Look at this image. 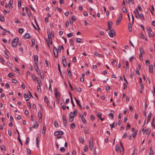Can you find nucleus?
<instances>
[{
    "mask_svg": "<svg viewBox=\"0 0 155 155\" xmlns=\"http://www.w3.org/2000/svg\"><path fill=\"white\" fill-rule=\"evenodd\" d=\"M18 41V37H16L13 40L12 42V45L13 48L16 47L17 45V43Z\"/></svg>",
    "mask_w": 155,
    "mask_h": 155,
    "instance_id": "f257e3e1",
    "label": "nucleus"
},
{
    "mask_svg": "<svg viewBox=\"0 0 155 155\" xmlns=\"http://www.w3.org/2000/svg\"><path fill=\"white\" fill-rule=\"evenodd\" d=\"M77 113V110H75L73 113L72 117H70L69 120L71 122H72L74 119V117L76 116V113Z\"/></svg>",
    "mask_w": 155,
    "mask_h": 155,
    "instance_id": "f03ea898",
    "label": "nucleus"
},
{
    "mask_svg": "<svg viewBox=\"0 0 155 155\" xmlns=\"http://www.w3.org/2000/svg\"><path fill=\"white\" fill-rule=\"evenodd\" d=\"M53 52L55 56V57L56 58H57L58 57V51L57 48L54 46H53Z\"/></svg>",
    "mask_w": 155,
    "mask_h": 155,
    "instance_id": "7ed1b4c3",
    "label": "nucleus"
},
{
    "mask_svg": "<svg viewBox=\"0 0 155 155\" xmlns=\"http://www.w3.org/2000/svg\"><path fill=\"white\" fill-rule=\"evenodd\" d=\"M108 34L110 36L111 38L113 37L114 35H115V32L113 28H112L110 32H108Z\"/></svg>",
    "mask_w": 155,
    "mask_h": 155,
    "instance_id": "20e7f679",
    "label": "nucleus"
},
{
    "mask_svg": "<svg viewBox=\"0 0 155 155\" xmlns=\"http://www.w3.org/2000/svg\"><path fill=\"white\" fill-rule=\"evenodd\" d=\"M89 148L91 150H92L94 147V145L93 141L91 138L89 140Z\"/></svg>",
    "mask_w": 155,
    "mask_h": 155,
    "instance_id": "39448f33",
    "label": "nucleus"
},
{
    "mask_svg": "<svg viewBox=\"0 0 155 155\" xmlns=\"http://www.w3.org/2000/svg\"><path fill=\"white\" fill-rule=\"evenodd\" d=\"M64 134V132L61 131H55L54 133V135L57 136L58 135H63Z\"/></svg>",
    "mask_w": 155,
    "mask_h": 155,
    "instance_id": "423d86ee",
    "label": "nucleus"
},
{
    "mask_svg": "<svg viewBox=\"0 0 155 155\" xmlns=\"http://www.w3.org/2000/svg\"><path fill=\"white\" fill-rule=\"evenodd\" d=\"M34 67L36 72L38 74H39L40 72L39 71V69L38 65V63L34 64Z\"/></svg>",
    "mask_w": 155,
    "mask_h": 155,
    "instance_id": "0eeeda50",
    "label": "nucleus"
},
{
    "mask_svg": "<svg viewBox=\"0 0 155 155\" xmlns=\"http://www.w3.org/2000/svg\"><path fill=\"white\" fill-rule=\"evenodd\" d=\"M62 118L63 120V123L64 126H66V119L65 116L63 114V115Z\"/></svg>",
    "mask_w": 155,
    "mask_h": 155,
    "instance_id": "6e6552de",
    "label": "nucleus"
},
{
    "mask_svg": "<svg viewBox=\"0 0 155 155\" xmlns=\"http://www.w3.org/2000/svg\"><path fill=\"white\" fill-rule=\"evenodd\" d=\"M25 10H26V12L28 14V15L30 17L31 16V12L30 11V9L28 7H25Z\"/></svg>",
    "mask_w": 155,
    "mask_h": 155,
    "instance_id": "1a4fd4ad",
    "label": "nucleus"
},
{
    "mask_svg": "<svg viewBox=\"0 0 155 155\" xmlns=\"http://www.w3.org/2000/svg\"><path fill=\"white\" fill-rule=\"evenodd\" d=\"M79 116L81 117V119L83 123H85L86 122V120L84 117L83 115H80Z\"/></svg>",
    "mask_w": 155,
    "mask_h": 155,
    "instance_id": "9d476101",
    "label": "nucleus"
},
{
    "mask_svg": "<svg viewBox=\"0 0 155 155\" xmlns=\"http://www.w3.org/2000/svg\"><path fill=\"white\" fill-rule=\"evenodd\" d=\"M35 64L38 63V57L36 55H35L34 56Z\"/></svg>",
    "mask_w": 155,
    "mask_h": 155,
    "instance_id": "9b49d317",
    "label": "nucleus"
},
{
    "mask_svg": "<svg viewBox=\"0 0 155 155\" xmlns=\"http://www.w3.org/2000/svg\"><path fill=\"white\" fill-rule=\"evenodd\" d=\"M34 123H35V124L33 126V127L34 128H38V123H37V121H35L34 122Z\"/></svg>",
    "mask_w": 155,
    "mask_h": 155,
    "instance_id": "f8f14e48",
    "label": "nucleus"
},
{
    "mask_svg": "<svg viewBox=\"0 0 155 155\" xmlns=\"http://www.w3.org/2000/svg\"><path fill=\"white\" fill-rule=\"evenodd\" d=\"M97 117L99 118L101 121H103L104 120V119L103 118H102V114L98 113L97 115Z\"/></svg>",
    "mask_w": 155,
    "mask_h": 155,
    "instance_id": "ddd939ff",
    "label": "nucleus"
},
{
    "mask_svg": "<svg viewBox=\"0 0 155 155\" xmlns=\"http://www.w3.org/2000/svg\"><path fill=\"white\" fill-rule=\"evenodd\" d=\"M46 130V126L45 124H44L43 127V130H42V134L45 135V132Z\"/></svg>",
    "mask_w": 155,
    "mask_h": 155,
    "instance_id": "4468645a",
    "label": "nucleus"
},
{
    "mask_svg": "<svg viewBox=\"0 0 155 155\" xmlns=\"http://www.w3.org/2000/svg\"><path fill=\"white\" fill-rule=\"evenodd\" d=\"M149 71L150 73H152L153 71V66L150 65L149 67Z\"/></svg>",
    "mask_w": 155,
    "mask_h": 155,
    "instance_id": "2eb2a0df",
    "label": "nucleus"
},
{
    "mask_svg": "<svg viewBox=\"0 0 155 155\" xmlns=\"http://www.w3.org/2000/svg\"><path fill=\"white\" fill-rule=\"evenodd\" d=\"M56 99H59L60 94L59 93L57 92L54 93Z\"/></svg>",
    "mask_w": 155,
    "mask_h": 155,
    "instance_id": "dca6fc26",
    "label": "nucleus"
},
{
    "mask_svg": "<svg viewBox=\"0 0 155 155\" xmlns=\"http://www.w3.org/2000/svg\"><path fill=\"white\" fill-rule=\"evenodd\" d=\"M13 3V1L12 0H10L8 2V4L10 5V6H9V8L11 7V8H12V4Z\"/></svg>",
    "mask_w": 155,
    "mask_h": 155,
    "instance_id": "f3484780",
    "label": "nucleus"
},
{
    "mask_svg": "<svg viewBox=\"0 0 155 155\" xmlns=\"http://www.w3.org/2000/svg\"><path fill=\"white\" fill-rule=\"evenodd\" d=\"M62 64H63V66L64 67H66L67 65L66 60H65L64 61L62 60Z\"/></svg>",
    "mask_w": 155,
    "mask_h": 155,
    "instance_id": "a211bd4d",
    "label": "nucleus"
},
{
    "mask_svg": "<svg viewBox=\"0 0 155 155\" xmlns=\"http://www.w3.org/2000/svg\"><path fill=\"white\" fill-rule=\"evenodd\" d=\"M30 36L29 34L27 33L25 35L24 37L26 39H28L30 38Z\"/></svg>",
    "mask_w": 155,
    "mask_h": 155,
    "instance_id": "6ab92c4d",
    "label": "nucleus"
},
{
    "mask_svg": "<svg viewBox=\"0 0 155 155\" xmlns=\"http://www.w3.org/2000/svg\"><path fill=\"white\" fill-rule=\"evenodd\" d=\"M0 20L2 22H4L5 21L4 16L1 15H0Z\"/></svg>",
    "mask_w": 155,
    "mask_h": 155,
    "instance_id": "aec40b11",
    "label": "nucleus"
},
{
    "mask_svg": "<svg viewBox=\"0 0 155 155\" xmlns=\"http://www.w3.org/2000/svg\"><path fill=\"white\" fill-rule=\"evenodd\" d=\"M117 125V124L116 123L114 122L112 124H110V126L111 128L112 129L113 127L116 126Z\"/></svg>",
    "mask_w": 155,
    "mask_h": 155,
    "instance_id": "412c9836",
    "label": "nucleus"
},
{
    "mask_svg": "<svg viewBox=\"0 0 155 155\" xmlns=\"http://www.w3.org/2000/svg\"><path fill=\"white\" fill-rule=\"evenodd\" d=\"M48 33V38L49 40L51 39H52L51 36V35L50 33V31H48L47 32Z\"/></svg>",
    "mask_w": 155,
    "mask_h": 155,
    "instance_id": "4be33fe9",
    "label": "nucleus"
},
{
    "mask_svg": "<svg viewBox=\"0 0 155 155\" xmlns=\"http://www.w3.org/2000/svg\"><path fill=\"white\" fill-rule=\"evenodd\" d=\"M14 71L15 72L17 71L18 72H17V73L19 75H21V73L19 72V70L18 68H15Z\"/></svg>",
    "mask_w": 155,
    "mask_h": 155,
    "instance_id": "5701e85b",
    "label": "nucleus"
},
{
    "mask_svg": "<svg viewBox=\"0 0 155 155\" xmlns=\"http://www.w3.org/2000/svg\"><path fill=\"white\" fill-rule=\"evenodd\" d=\"M36 146L38 147H39V141L38 138V137L36 138Z\"/></svg>",
    "mask_w": 155,
    "mask_h": 155,
    "instance_id": "b1692460",
    "label": "nucleus"
},
{
    "mask_svg": "<svg viewBox=\"0 0 155 155\" xmlns=\"http://www.w3.org/2000/svg\"><path fill=\"white\" fill-rule=\"evenodd\" d=\"M138 130H135L132 134L133 137L134 138L137 135Z\"/></svg>",
    "mask_w": 155,
    "mask_h": 155,
    "instance_id": "393cba45",
    "label": "nucleus"
},
{
    "mask_svg": "<svg viewBox=\"0 0 155 155\" xmlns=\"http://www.w3.org/2000/svg\"><path fill=\"white\" fill-rule=\"evenodd\" d=\"M94 54L96 56L100 57H103V55H102V54H100L96 52H95Z\"/></svg>",
    "mask_w": 155,
    "mask_h": 155,
    "instance_id": "a878e982",
    "label": "nucleus"
},
{
    "mask_svg": "<svg viewBox=\"0 0 155 155\" xmlns=\"http://www.w3.org/2000/svg\"><path fill=\"white\" fill-rule=\"evenodd\" d=\"M122 18H120V19H119V18H118L116 22V24L117 25H118L119 24V23L120 22L121 20H122Z\"/></svg>",
    "mask_w": 155,
    "mask_h": 155,
    "instance_id": "bb28decb",
    "label": "nucleus"
},
{
    "mask_svg": "<svg viewBox=\"0 0 155 155\" xmlns=\"http://www.w3.org/2000/svg\"><path fill=\"white\" fill-rule=\"evenodd\" d=\"M79 140L81 143H84V140L82 137H79Z\"/></svg>",
    "mask_w": 155,
    "mask_h": 155,
    "instance_id": "cd10ccee",
    "label": "nucleus"
},
{
    "mask_svg": "<svg viewBox=\"0 0 155 155\" xmlns=\"http://www.w3.org/2000/svg\"><path fill=\"white\" fill-rule=\"evenodd\" d=\"M31 42L32 43V47H33L35 45V40L34 39H32L31 40Z\"/></svg>",
    "mask_w": 155,
    "mask_h": 155,
    "instance_id": "c85d7f7f",
    "label": "nucleus"
},
{
    "mask_svg": "<svg viewBox=\"0 0 155 155\" xmlns=\"http://www.w3.org/2000/svg\"><path fill=\"white\" fill-rule=\"evenodd\" d=\"M75 90L77 91L80 92L81 91V89L80 87L76 88Z\"/></svg>",
    "mask_w": 155,
    "mask_h": 155,
    "instance_id": "c756f323",
    "label": "nucleus"
},
{
    "mask_svg": "<svg viewBox=\"0 0 155 155\" xmlns=\"http://www.w3.org/2000/svg\"><path fill=\"white\" fill-rule=\"evenodd\" d=\"M38 116L40 118V120H41L42 118V114L39 111L38 113Z\"/></svg>",
    "mask_w": 155,
    "mask_h": 155,
    "instance_id": "7c9ffc66",
    "label": "nucleus"
},
{
    "mask_svg": "<svg viewBox=\"0 0 155 155\" xmlns=\"http://www.w3.org/2000/svg\"><path fill=\"white\" fill-rule=\"evenodd\" d=\"M71 20L72 21H76L77 19L74 15H73L71 17Z\"/></svg>",
    "mask_w": 155,
    "mask_h": 155,
    "instance_id": "2f4dec72",
    "label": "nucleus"
},
{
    "mask_svg": "<svg viewBox=\"0 0 155 155\" xmlns=\"http://www.w3.org/2000/svg\"><path fill=\"white\" fill-rule=\"evenodd\" d=\"M140 17L142 20H144L145 19L144 16L142 13H141L140 14Z\"/></svg>",
    "mask_w": 155,
    "mask_h": 155,
    "instance_id": "473e14b6",
    "label": "nucleus"
},
{
    "mask_svg": "<svg viewBox=\"0 0 155 155\" xmlns=\"http://www.w3.org/2000/svg\"><path fill=\"white\" fill-rule=\"evenodd\" d=\"M14 75L12 73H10L8 74V76L11 78H13Z\"/></svg>",
    "mask_w": 155,
    "mask_h": 155,
    "instance_id": "72a5a7b5",
    "label": "nucleus"
},
{
    "mask_svg": "<svg viewBox=\"0 0 155 155\" xmlns=\"http://www.w3.org/2000/svg\"><path fill=\"white\" fill-rule=\"evenodd\" d=\"M24 30L21 28H20L18 29V32L20 34H22Z\"/></svg>",
    "mask_w": 155,
    "mask_h": 155,
    "instance_id": "f704fd0d",
    "label": "nucleus"
},
{
    "mask_svg": "<svg viewBox=\"0 0 155 155\" xmlns=\"http://www.w3.org/2000/svg\"><path fill=\"white\" fill-rule=\"evenodd\" d=\"M71 127L73 129H74L75 128V125L74 123H72L71 125Z\"/></svg>",
    "mask_w": 155,
    "mask_h": 155,
    "instance_id": "c9c22d12",
    "label": "nucleus"
},
{
    "mask_svg": "<svg viewBox=\"0 0 155 155\" xmlns=\"http://www.w3.org/2000/svg\"><path fill=\"white\" fill-rule=\"evenodd\" d=\"M68 71V75L70 77H71V71L70 70V69H67Z\"/></svg>",
    "mask_w": 155,
    "mask_h": 155,
    "instance_id": "e433bc0d",
    "label": "nucleus"
},
{
    "mask_svg": "<svg viewBox=\"0 0 155 155\" xmlns=\"http://www.w3.org/2000/svg\"><path fill=\"white\" fill-rule=\"evenodd\" d=\"M54 125L56 127H58V122L57 120H55L54 123Z\"/></svg>",
    "mask_w": 155,
    "mask_h": 155,
    "instance_id": "4c0bfd02",
    "label": "nucleus"
},
{
    "mask_svg": "<svg viewBox=\"0 0 155 155\" xmlns=\"http://www.w3.org/2000/svg\"><path fill=\"white\" fill-rule=\"evenodd\" d=\"M1 149L2 151L3 150L5 151V147L4 145L2 146L1 147Z\"/></svg>",
    "mask_w": 155,
    "mask_h": 155,
    "instance_id": "58836bf2",
    "label": "nucleus"
},
{
    "mask_svg": "<svg viewBox=\"0 0 155 155\" xmlns=\"http://www.w3.org/2000/svg\"><path fill=\"white\" fill-rule=\"evenodd\" d=\"M140 54H144V52L143 50V48H140Z\"/></svg>",
    "mask_w": 155,
    "mask_h": 155,
    "instance_id": "ea45409f",
    "label": "nucleus"
},
{
    "mask_svg": "<svg viewBox=\"0 0 155 155\" xmlns=\"http://www.w3.org/2000/svg\"><path fill=\"white\" fill-rule=\"evenodd\" d=\"M122 10L123 12L124 13H127V10L126 7H123L122 8Z\"/></svg>",
    "mask_w": 155,
    "mask_h": 155,
    "instance_id": "a19ab883",
    "label": "nucleus"
},
{
    "mask_svg": "<svg viewBox=\"0 0 155 155\" xmlns=\"http://www.w3.org/2000/svg\"><path fill=\"white\" fill-rule=\"evenodd\" d=\"M19 137H20V136L18 135V140L20 142V143L21 146H22V143L21 141L20 138Z\"/></svg>",
    "mask_w": 155,
    "mask_h": 155,
    "instance_id": "79ce46f5",
    "label": "nucleus"
},
{
    "mask_svg": "<svg viewBox=\"0 0 155 155\" xmlns=\"http://www.w3.org/2000/svg\"><path fill=\"white\" fill-rule=\"evenodd\" d=\"M82 40L81 38H77L76 39V41L77 43H79L81 42V40Z\"/></svg>",
    "mask_w": 155,
    "mask_h": 155,
    "instance_id": "37998d69",
    "label": "nucleus"
},
{
    "mask_svg": "<svg viewBox=\"0 0 155 155\" xmlns=\"http://www.w3.org/2000/svg\"><path fill=\"white\" fill-rule=\"evenodd\" d=\"M44 100L47 103H48V97L47 96H46L44 98Z\"/></svg>",
    "mask_w": 155,
    "mask_h": 155,
    "instance_id": "c03bdc74",
    "label": "nucleus"
},
{
    "mask_svg": "<svg viewBox=\"0 0 155 155\" xmlns=\"http://www.w3.org/2000/svg\"><path fill=\"white\" fill-rule=\"evenodd\" d=\"M61 107L62 109L64 110L66 109V107L65 105H62V103H61Z\"/></svg>",
    "mask_w": 155,
    "mask_h": 155,
    "instance_id": "a18cd8bd",
    "label": "nucleus"
},
{
    "mask_svg": "<svg viewBox=\"0 0 155 155\" xmlns=\"http://www.w3.org/2000/svg\"><path fill=\"white\" fill-rule=\"evenodd\" d=\"M73 34L71 33H70L69 34H68L67 35V37L68 38L71 37H72V36H73Z\"/></svg>",
    "mask_w": 155,
    "mask_h": 155,
    "instance_id": "49530a36",
    "label": "nucleus"
},
{
    "mask_svg": "<svg viewBox=\"0 0 155 155\" xmlns=\"http://www.w3.org/2000/svg\"><path fill=\"white\" fill-rule=\"evenodd\" d=\"M7 32V31L5 29H3L2 35H5Z\"/></svg>",
    "mask_w": 155,
    "mask_h": 155,
    "instance_id": "de8ad7c7",
    "label": "nucleus"
},
{
    "mask_svg": "<svg viewBox=\"0 0 155 155\" xmlns=\"http://www.w3.org/2000/svg\"><path fill=\"white\" fill-rule=\"evenodd\" d=\"M119 146L118 145H116V147H115V150H116V151H118L119 150Z\"/></svg>",
    "mask_w": 155,
    "mask_h": 155,
    "instance_id": "09e8293b",
    "label": "nucleus"
},
{
    "mask_svg": "<svg viewBox=\"0 0 155 155\" xmlns=\"http://www.w3.org/2000/svg\"><path fill=\"white\" fill-rule=\"evenodd\" d=\"M28 93H29V97H28L29 98H30L31 97H33V96L31 94V93L30 92V91L29 90H28Z\"/></svg>",
    "mask_w": 155,
    "mask_h": 155,
    "instance_id": "8fccbe9b",
    "label": "nucleus"
},
{
    "mask_svg": "<svg viewBox=\"0 0 155 155\" xmlns=\"http://www.w3.org/2000/svg\"><path fill=\"white\" fill-rule=\"evenodd\" d=\"M60 150L62 152H64L65 151V149L64 147H61L60 149Z\"/></svg>",
    "mask_w": 155,
    "mask_h": 155,
    "instance_id": "3c124183",
    "label": "nucleus"
},
{
    "mask_svg": "<svg viewBox=\"0 0 155 155\" xmlns=\"http://www.w3.org/2000/svg\"><path fill=\"white\" fill-rule=\"evenodd\" d=\"M88 148L87 145H85L84 147V151L85 152H86L88 150Z\"/></svg>",
    "mask_w": 155,
    "mask_h": 155,
    "instance_id": "603ef678",
    "label": "nucleus"
},
{
    "mask_svg": "<svg viewBox=\"0 0 155 155\" xmlns=\"http://www.w3.org/2000/svg\"><path fill=\"white\" fill-rule=\"evenodd\" d=\"M29 137L27 138L26 140V142L25 143V144L26 145L28 144L29 143Z\"/></svg>",
    "mask_w": 155,
    "mask_h": 155,
    "instance_id": "864d4df0",
    "label": "nucleus"
},
{
    "mask_svg": "<svg viewBox=\"0 0 155 155\" xmlns=\"http://www.w3.org/2000/svg\"><path fill=\"white\" fill-rule=\"evenodd\" d=\"M109 116L110 117H111V119H113L114 118V115L112 113H110L109 114Z\"/></svg>",
    "mask_w": 155,
    "mask_h": 155,
    "instance_id": "5fc2aeb1",
    "label": "nucleus"
},
{
    "mask_svg": "<svg viewBox=\"0 0 155 155\" xmlns=\"http://www.w3.org/2000/svg\"><path fill=\"white\" fill-rule=\"evenodd\" d=\"M12 83H15V84H16L17 82V81L15 79H12Z\"/></svg>",
    "mask_w": 155,
    "mask_h": 155,
    "instance_id": "6e6d98bb",
    "label": "nucleus"
},
{
    "mask_svg": "<svg viewBox=\"0 0 155 155\" xmlns=\"http://www.w3.org/2000/svg\"><path fill=\"white\" fill-rule=\"evenodd\" d=\"M147 30L148 31H151L152 30L149 27H147Z\"/></svg>",
    "mask_w": 155,
    "mask_h": 155,
    "instance_id": "4d7b16f0",
    "label": "nucleus"
},
{
    "mask_svg": "<svg viewBox=\"0 0 155 155\" xmlns=\"http://www.w3.org/2000/svg\"><path fill=\"white\" fill-rule=\"evenodd\" d=\"M69 84L70 86V87L71 88V91H73L74 90V89L72 87L71 85V84L69 82Z\"/></svg>",
    "mask_w": 155,
    "mask_h": 155,
    "instance_id": "13d9d810",
    "label": "nucleus"
},
{
    "mask_svg": "<svg viewBox=\"0 0 155 155\" xmlns=\"http://www.w3.org/2000/svg\"><path fill=\"white\" fill-rule=\"evenodd\" d=\"M150 129H148L146 131V134L149 135L150 133Z\"/></svg>",
    "mask_w": 155,
    "mask_h": 155,
    "instance_id": "bf43d9fd",
    "label": "nucleus"
},
{
    "mask_svg": "<svg viewBox=\"0 0 155 155\" xmlns=\"http://www.w3.org/2000/svg\"><path fill=\"white\" fill-rule=\"evenodd\" d=\"M135 16V17H136V18L138 19L140 17V15L138 14H136Z\"/></svg>",
    "mask_w": 155,
    "mask_h": 155,
    "instance_id": "052dcab7",
    "label": "nucleus"
},
{
    "mask_svg": "<svg viewBox=\"0 0 155 155\" xmlns=\"http://www.w3.org/2000/svg\"><path fill=\"white\" fill-rule=\"evenodd\" d=\"M83 14L84 16H87L88 15V13L86 11L84 12Z\"/></svg>",
    "mask_w": 155,
    "mask_h": 155,
    "instance_id": "680f3d73",
    "label": "nucleus"
},
{
    "mask_svg": "<svg viewBox=\"0 0 155 155\" xmlns=\"http://www.w3.org/2000/svg\"><path fill=\"white\" fill-rule=\"evenodd\" d=\"M58 51L59 53H60L61 52V49L60 46H58Z\"/></svg>",
    "mask_w": 155,
    "mask_h": 155,
    "instance_id": "e2e57ef3",
    "label": "nucleus"
},
{
    "mask_svg": "<svg viewBox=\"0 0 155 155\" xmlns=\"http://www.w3.org/2000/svg\"><path fill=\"white\" fill-rule=\"evenodd\" d=\"M91 119L92 120H94L95 119L94 116V115H91Z\"/></svg>",
    "mask_w": 155,
    "mask_h": 155,
    "instance_id": "0e129e2a",
    "label": "nucleus"
},
{
    "mask_svg": "<svg viewBox=\"0 0 155 155\" xmlns=\"http://www.w3.org/2000/svg\"><path fill=\"white\" fill-rule=\"evenodd\" d=\"M37 82L38 83L39 85H40V84H41V80H40V79H39V80H38V79L37 80Z\"/></svg>",
    "mask_w": 155,
    "mask_h": 155,
    "instance_id": "69168bd1",
    "label": "nucleus"
},
{
    "mask_svg": "<svg viewBox=\"0 0 155 155\" xmlns=\"http://www.w3.org/2000/svg\"><path fill=\"white\" fill-rule=\"evenodd\" d=\"M28 96H29V95H28V94H27L25 93L24 94V97L25 98H28Z\"/></svg>",
    "mask_w": 155,
    "mask_h": 155,
    "instance_id": "338daca9",
    "label": "nucleus"
},
{
    "mask_svg": "<svg viewBox=\"0 0 155 155\" xmlns=\"http://www.w3.org/2000/svg\"><path fill=\"white\" fill-rule=\"evenodd\" d=\"M99 33L101 35H104V32L103 31H100Z\"/></svg>",
    "mask_w": 155,
    "mask_h": 155,
    "instance_id": "774afa93",
    "label": "nucleus"
}]
</instances>
